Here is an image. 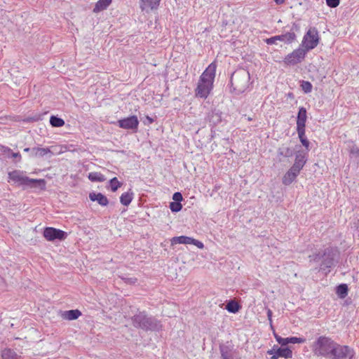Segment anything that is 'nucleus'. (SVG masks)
Returning a JSON list of instances; mask_svg holds the SVG:
<instances>
[{"label":"nucleus","mask_w":359,"mask_h":359,"mask_svg":"<svg viewBox=\"0 0 359 359\" xmlns=\"http://www.w3.org/2000/svg\"><path fill=\"white\" fill-rule=\"evenodd\" d=\"M194 238L189 236H186L185 244H193Z\"/></svg>","instance_id":"46"},{"label":"nucleus","mask_w":359,"mask_h":359,"mask_svg":"<svg viewBox=\"0 0 359 359\" xmlns=\"http://www.w3.org/2000/svg\"><path fill=\"white\" fill-rule=\"evenodd\" d=\"M50 123L53 127H62L65 125V121L55 116H51L50 118Z\"/></svg>","instance_id":"30"},{"label":"nucleus","mask_w":359,"mask_h":359,"mask_svg":"<svg viewBox=\"0 0 359 359\" xmlns=\"http://www.w3.org/2000/svg\"><path fill=\"white\" fill-rule=\"evenodd\" d=\"M297 133L301 143L306 148V151H309L310 150V142L305 135V129L297 130Z\"/></svg>","instance_id":"28"},{"label":"nucleus","mask_w":359,"mask_h":359,"mask_svg":"<svg viewBox=\"0 0 359 359\" xmlns=\"http://www.w3.org/2000/svg\"><path fill=\"white\" fill-rule=\"evenodd\" d=\"M276 352L277 353V355H278L279 358L281 357L285 359H290L292 358V351L288 346L278 347L277 346Z\"/></svg>","instance_id":"21"},{"label":"nucleus","mask_w":359,"mask_h":359,"mask_svg":"<svg viewBox=\"0 0 359 359\" xmlns=\"http://www.w3.org/2000/svg\"><path fill=\"white\" fill-rule=\"evenodd\" d=\"M8 178V182L11 181L18 187H36V185H39L42 190L46 188V181L43 179H30L19 170L10 172Z\"/></svg>","instance_id":"4"},{"label":"nucleus","mask_w":359,"mask_h":359,"mask_svg":"<svg viewBox=\"0 0 359 359\" xmlns=\"http://www.w3.org/2000/svg\"><path fill=\"white\" fill-rule=\"evenodd\" d=\"M131 323L134 327L146 332H157L163 327L160 320L145 311L137 310V313L131 317Z\"/></svg>","instance_id":"2"},{"label":"nucleus","mask_w":359,"mask_h":359,"mask_svg":"<svg viewBox=\"0 0 359 359\" xmlns=\"http://www.w3.org/2000/svg\"><path fill=\"white\" fill-rule=\"evenodd\" d=\"M133 195L134 194L130 189L129 191L122 194L120 197L121 203L125 206L129 205L133 199Z\"/></svg>","instance_id":"24"},{"label":"nucleus","mask_w":359,"mask_h":359,"mask_svg":"<svg viewBox=\"0 0 359 359\" xmlns=\"http://www.w3.org/2000/svg\"><path fill=\"white\" fill-rule=\"evenodd\" d=\"M139 123L137 116L135 115H131L128 117L119 119L117 121V126L121 128L136 133L138 129Z\"/></svg>","instance_id":"9"},{"label":"nucleus","mask_w":359,"mask_h":359,"mask_svg":"<svg viewBox=\"0 0 359 359\" xmlns=\"http://www.w3.org/2000/svg\"><path fill=\"white\" fill-rule=\"evenodd\" d=\"M250 75L248 71L241 69L235 71L230 78V86L233 88L231 92L236 95L243 93L249 87Z\"/></svg>","instance_id":"3"},{"label":"nucleus","mask_w":359,"mask_h":359,"mask_svg":"<svg viewBox=\"0 0 359 359\" xmlns=\"http://www.w3.org/2000/svg\"><path fill=\"white\" fill-rule=\"evenodd\" d=\"M350 152L351 154L355 155L356 156L359 157V148L356 147H353L351 149Z\"/></svg>","instance_id":"43"},{"label":"nucleus","mask_w":359,"mask_h":359,"mask_svg":"<svg viewBox=\"0 0 359 359\" xmlns=\"http://www.w3.org/2000/svg\"><path fill=\"white\" fill-rule=\"evenodd\" d=\"M169 208L172 212H178L182 209V205L177 202H170Z\"/></svg>","instance_id":"35"},{"label":"nucleus","mask_w":359,"mask_h":359,"mask_svg":"<svg viewBox=\"0 0 359 359\" xmlns=\"http://www.w3.org/2000/svg\"><path fill=\"white\" fill-rule=\"evenodd\" d=\"M237 359H241V358H237Z\"/></svg>","instance_id":"53"},{"label":"nucleus","mask_w":359,"mask_h":359,"mask_svg":"<svg viewBox=\"0 0 359 359\" xmlns=\"http://www.w3.org/2000/svg\"><path fill=\"white\" fill-rule=\"evenodd\" d=\"M266 314H267L268 320H269V323H270L271 327L273 328V325H272V315H273V313H272V311L269 309L267 310Z\"/></svg>","instance_id":"41"},{"label":"nucleus","mask_w":359,"mask_h":359,"mask_svg":"<svg viewBox=\"0 0 359 359\" xmlns=\"http://www.w3.org/2000/svg\"><path fill=\"white\" fill-rule=\"evenodd\" d=\"M119 278L123 280L126 283L129 285H134L137 283V279L135 277H126L124 276H119Z\"/></svg>","instance_id":"37"},{"label":"nucleus","mask_w":359,"mask_h":359,"mask_svg":"<svg viewBox=\"0 0 359 359\" xmlns=\"http://www.w3.org/2000/svg\"><path fill=\"white\" fill-rule=\"evenodd\" d=\"M192 245H196V247H198L199 249H203L204 248V245L202 242H201L200 241H198L196 239H194V242H193V244Z\"/></svg>","instance_id":"42"},{"label":"nucleus","mask_w":359,"mask_h":359,"mask_svg":"<svg viewBox=\"0 0 359 359\" xmlns=\"http://www.w3.org/2000/svg\"><path fill=\"white\" fill-rule=\"evenodd\" d=\"M355 355L353 348L346 345H340L334 341L330 355L327 358L330 359H353Z\"/></svg>","instance_id":"6"},{"label":"nucleus","mask_w":359,"mask_h":359,"mask_svg":"<svg viewBox=\"0 0 359 359\" xmlns=\"http://www.w3.org/2000/svg\"><path fill=\"white\" fill-rule=\"evenodd\" d=\"M216 68L217 65L215 62H212L211 64H210L201 75L199 79L200 81H207L213 84L214 79L215 77Z\"/></svg>","instance_id":"13"},{"label":"nucleus","mask_w":359,"mask_h":359,"mask_svg":"<svg viewBox=\"0 0 359 359\" xmlns=\"http://www.w3.org/2000/svg\"><path fill=\"white\" fill-rule=\"evenodd\" d=\"M348 293V287L346 283H341L336 287V294L340 299H344Z\"/></svg>","instance_id":"23"},{"label":"nucleus","mask_w":359,"mask_h":359,"mask_svg":"<svg viewBox=\"0 0 359 359\" xmlns=\"http://www.w3.org/2000/svg\"><path fill=\"white\" fill-rule=\"evenodd\" d=\"M142 4L151 9H156L160 4L161 0H140Z\"/></svg>","instance_id":"29"},{"label":"nucleus","mask_w":359,"mask_h":359,"mask_svg":"<svg viewBox=\"0 0 359 359\" xmlns=\"http://www.w3.org/2000/svg\"><path fill=\"white\" fill-rule=\"evenodd\" d=\"M81 315V312L78 310H69L62 313L61 317L64 320H73L77 319Z\"/></svg>","instance_id":"20"},{"label":"nucleus","mask_w":359,"mask_h":359,"mask_svg":"<svg viewBox=\"0 0 359 359\" xmlns=\"http://www.w3.org/2000/svg\"><path fill=\"white\" fill-rule=\"evenodd\" d=\"M109 184L111 186V190L113 192H115L122 185V183H121L116 177L109 180Z\"/></svg>","instance_id":"33"},{"label":"nucleus","mask_w":359,"mask_h":359,"mask_svg":"<svg viewBox=\"0 0 359 359\" xmlns=\"http://www.w3.org/2000/svg\"><path fill=\"white\" fill-rule=\"evenodd\" d=\"M340 0H326V4L330 8H336L339 6Z\"/></svg>","instance_id":"39"},{"label":"nucleus","mask_w":359,"mask_h":359,"mask_svg":"<svg viewBox=\"0 0 359 359\" xmlns=\"http://www.w3.org/2000/svg\"><path fill=\"white\" fill-rule=\"evenodd\" d=\"M287 96H288L289 97H292V98H293V97H294V95H293V93H289L287 94Z\"/></svg>","instance_id":"50"},{"label":"nucleus","mask_w":359,"mask_h":359,"mask_svg":"<svg viewBox=\"0 0 359 359\" xmlns=\"http://www.w3.org/2000/svg\"><path fill=\"white\" fill-rule=\"evenodd\" d=\"M319 43L318 32L316 27H311L304 34L300 44L307 52L315 48Z\"/></svg>","instance_id":"7"},{"label":"nucleus","mask_w":359,"mask_h":359,"mask_svg":"<svg viewBox=\"0 0 359 359\" xmlns=\"http://www.w3.org/2000/svg\"><path fill=\"white\" fill-rule=\"evenodd\" d=\"M154 119L153 118H151L149 116L147 115L145 116V119L144 120V125H150L152 123H154Z\"/></svg>","instance_id":"40"},{"label":"nucleus","mask_w":359,"mask_h":359,"mask_svg":"<svg viewBox=\"0 0 359 359\" xmlns=\"http://www.w3.org/2000/svg\"><path fill=\"white\" fill-rule=\"evenodd\" d=\"M279 358L278 355H277V353H274L273 355H271V359H278Z\"/></svg>","instance_id":"49"},{"label":"nucleus","mask_w":359,"mask_h":359,"mask_svg":"<svg viewBox=\"0 0 359 359\" xmlns=\"http://www.w3.org/2000/svg\"><path fill=\"white\" fill-rule=\"evenodd\" d=\"M334 341L326 336H320L312 344L311 348L315 355L328 358Z\"/></svg>","instance_id":"5"},{"label":"nucleus","mask_w":359,"mask_h":359,"mask_svg":"<svg viewBox=\"0 0 359 359\" xmlns=\"http://www.w3.org/2000/svg\"><path fill=\"white\" fill-rule=\"evenodd\" d=\"M299 29H300L299 25L298 24L294 22L292 24V27L290 32H293L294 33H295V32H298L299 30Z\"/></svg>","instance_id":"44"},{"label":"nucleus","mask_w":359,"mask_h":359,"mask_svg":"<svg viewBox=\"0 0 359 359\" xmlns=\"http://www.w3.org/2000/svg\"><path fill=\"white\" fill-rule=\"evenodd\" d=\"M222 113L219 109L212 110L210 113H209L208 116V118L212 127H215L219 123H220L222 121Z\"/></svg>","instance_id":"17"},{"label":"nucleus","mask_w":359,"mask_h":359,"mask_svg":"<svg viewBox=\"0 0 359 359\" xmlns=\"http://www.w3.org/2000/svg\"><path fill=\"white\" fill-rule=\"evenodd\" d=\"M247 120H248V121H252V118H251V117H248V118H247Z\"/></svg>","instance_id":"51"},{"label":"nucleus","mask_w":359,"mask_h":359,"mask_svg":"<svg viewBox=\"0 0 359 359\" xmlns=\"http://www.w3.org/2000/svg\"><path fill=\"white\" fill-rule=\"evenodd\" d=\"M294 154V150L288 147L282 146L278 149V156L285 158L292 157Z\"/></svg>","instance_id":"27"},{"label":"nucleus","mask_w":359,"mask_h":359,"mask_svg":"<svg viewBox=\"0 0 359 359\" xmlns=\"http://www.w3.org/2000/svg\"><path fill=\"white\" fill-rule=\"evenodd\" d=\"M274 337L277 342L282 346H286L288 344H303L306 342V339L303 337H290L283 338L276 334H274Z\"/></svg>","instance_id":"14"},{"label":"nucleus","mask_w":359,"mask_h":359,"mask_svg":"<svg viewBox=\"0 0 359 359\" xmlns=\"http://www.w3.org/2000/svg\"><path fill=\"white\" fill-rule=\"evenodd\" d=\"M2 359H21V357L18 355L14 351L10 348H6L1 352Z\"/></svg>","instance_id":"25"},{"label":"nucleus","mask_w":359,"mask_h":359,"mask_svg":"<svg viewBox=\"0 0 359 359\" xmlns=\"http://www.w3.org/2000/svg\"><path fill=\"white\" fill-rule=\"evenodd\" d=\"M307 53L300 45L298 48L294 50L284 57L283 62L287 66H294L304 60Z\"/></svg>","instance_id":"8"},{"label":"nucleus","mask_w":359,"mask_h":359,"mask_svg":"<svg viewBox=\"0 0 359 359\" xmlns=\"http://www.w3.org/2000/svg\"><path fill=\"white\" fill-rule=\"evenodd\" d=\"M213 88V84L207 81H200L198 82L197 87L195 90V94L196 97L201 98H206L209 95L210 91Z\"/></svg>","instance_id":"12"},{"label":"nucleus","mask_w":359,"mask_h":359,"mask_svg":"<svg viewBox=\"0 0 359 359\" xmlns=\"http://www.w3.org/2000/svg\"><path fill=\"white\" fill-rule=\"evenodd\" d=\"M66 235L67 233L64 231L53 227H46L43 232V237L48 241H53L55 239L64 240Z\"/></svg>","instance_id":"11"},{"label":"nucleus","mask_w":359,"mask_h":359,"mask_svg":"<svg viewBox=\"0 0 359 359\" xmlns=\"http://www.w3.org/2000/svg\"><path fill=\"white\" fill-rule=\"evenodd\" d=\"M277 349V345H274L273 348L267 351V354L273 355Z\"/></svg>","instance_id":"45"},{"label":"nucleus","mask_w":359,"mask_h":359,"mask_svg":"<svg viewBox=\"0 0 359 359\" xmlns=\"http://www.w3.org/2000/svg\"><path fill=\"white\" fill-rule=\"evenodd\" d=\"M91 201H97L102 206H107L109 203L106 196L102 193L91 192Z\"/></svg>","instance_id":"19"},{"label":"nucleus","mask_w":359,"mask_h":359,"mask_svg":"<svg viewBox=\"0 0 359 359\" xmlns=\"http://www.w3.org/2000/svg\"><path fill=\"white\" fill-rule=\"evenodd\" d=\"M12 157L13 158H21V156H20V154L19 152H17V153H13L12 154Z\"/></svg>","instance_id":"47"},{"label":"nucleus","mask_w":359,"mask_h":359,"mask_svg":"<svg viewBox=\"0 0 359 359\" xmlns=\"http://www.w3.org/2000/svg\"><path fill=\"white\" fill-rule=\"evenodd\" d=\"M300 87L304 93H309L311 92L313 86L311 82L308 81H300Z\"/></svg>","instance_id":"31"},{"label":"nucleus","mask_w":359,"mask_h":359,"mask_svg":"<svg viewBox=\"0 0 359 359\" xmlns=\"http://www.w3.org/2000/svg\"><path fill=\"white\" fill-rule=\"evenodd\" d=\"M297 39V35L293 32H288L285 34L276 35L271 38L264 39V41L268 45L276 43L277 41H284L287 44H291Z\"/></svg>","instance_id":"10"},{"label":"nucleus","mask_w":359,"mask_h":359,"mask_svg":"<svg viewBox=\"0 0 359 359\" xmlns=\"http://www.w3.org/2000/svg\"><path fill=\"white\" fill-rule=\"evenodd\" d=\"M300 171L301 170L292 165L283 177V184L290 185L292 184L298 176Z\"/></svg>","instance_id":"15"},{"label":"nucleus","mask_w":359,"mask_h":359,"mask_svg":"<svg viewBox=\"0 0 359 359\" xmlns=\"http://www.w3.org/2000/svg\"><path fill=\"white\" fill-rule=\"evenodd\" d=\"M185 239H186V236H180L173 237L171 239V245H173L177 243L185 244Z\"/></svg>","instance_id":"36"},{"label":"nucleus","mask_w":359,"mask_h":359,"mask_svg":"<svg viewBox=\"0 0 359 359\" xmlns=\"http://www.w3.org/2000/svg\"><path fill=\"white\" fill-rule=\"evenodd\" d=\"M225 309L229 313H236L241 310V306L236 301L231 299L227 302Z\"/></svg>","instance_id":"22"},{"label":"nucleus","mask_w":359,"mask_h":359,"mask_svg":"<svg viewBox=\"0 0 359 359\" xmlns=\"http://www.w3.org/2000/svg\"><path fill=\"white\" fill-rule=\"evenodd\" d=\"M307 161L306 154L303 151H298L295 155V160L293 165L302 170Z\"/></svg>","instance_id":"18"},{"label":"nucleus","mask_w":359,"mask_h":359,"mask_svg":"<svg viewBox=\"0 0 359 359\" xmlns=\"http://www.w3.org/2000/svg\"><path fill=\"white\" fill-rule=\"evenodd\" d=\"M339 255L338 250L330 246L310 255L309 259L310 262H320L319 268L316 269L324 272L325 275L327 276L330 272V269L337 264Z\"/></svg>","instance_id":"1"},{"label":"nucleus","mask_w":359,"mask_h":359,"mask_svg":"<svg viewBox=\"0 0 359 359\" xmlns=\"http://www.w3.org/2000/svg\"><path fill=\"white\" fill-rule=\"evenodd\" d=\"M276 4L280 5L284 3L285 0H274Z\"/></svg>","instance_id":"48"},{"label":"nucleus","mask_w":359,"mask_h":359,"mask_svg":"<svg viewBox=\"0 0 359 359\" xmlns=\"http://www.w3.org/2000/svg\"><path fill=\"white\" fill-rule=\"evenodd\" d=\"M173 202H177L181 203V201L183 200V196L180 192H175L172 195Z\"/></svg>","instance_id":"38"},{"label":"nucleus","mask_w":359,"mask_h":359,"mask_svg":"<svg viewBox=\"0 0 359 359\" xmlns=\"http://www.w3.org/2000/svg\"><path fill=\"white\" fill-rule=\"evenodd\" d=\"M111 3V2L109 0H99L95 5L93 12L98 13L107 9Z\"/></svg>","instance_id":"26"},{"label":"nucleus","mask_w":359,"mask_h":359,"mask_svg":"<svg viewBox=\"0 0 359 359\" xmlns=\"http://www.w3.org/2000/svg\"><path fill=\"white\" fill-rule=\"evenodd\" d=\"M33 151L36 156H43L50 152L48 148H34Z\"/></svg>","instance_id":"34"},{"label":"nucleus","mask_w":359,"mask_h":359,"mask_svg":"<svg viewBox=\"0 0 359 359\" xmlns=\"http://www.w3.org/2000/svg\"><path fill=\"white\" fill-rule=\"evenodd\" d=\"M24 151H26V152H27V151H29V148H25V149H24Z\"/></svg>","instance_id":"52"},{"label":"nucleus","mask_w":359,"mask_h":359,"mask_svg":"<svg viewBox=\"0 0 359 359\" xmlns=\"http://www.w3.org/2000/svg\"><path fill=\"white\" fill-rule=\"evenodd\" d=\"M306 109L304 107L299 108V111L297 117V130L305 129L306 122L307 119Z\"/></svg>","instance_id":"16"},{"label":"nucleus","mask_w":359,"mask_h":359,"mask_svg":"<svg viewBox=\"0 0 359 359\" xmlns=\"http://www.w3.org/2000/svg\"><path fill=\"white\" fill-rule=\"evenodd\" d=\"M106 180L104 175L97 172H91V182H104Z\"/></svg>","instance_id":"32"}]
</instances>
